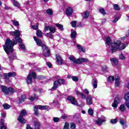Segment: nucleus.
I'll return each mask as SVG.
<instances>
[{
    "label": "nucleus",
    "instance_id": "nucleus-1",
    "mask_svg": "<svg viewBox=\"0 0 129 129\" xmlns=\"http://www.w3.org/2000/svg\"><path fill=\"white\" fill-rule=\"evenodd\" d=\"M9 34L12 35V36H15V40L12 41L10 39H7L6 41L5 45H4V49L7 54H10L14 51V46L17 45V42L19 43V47L22 51H25V45L23 44L22 40L21 38H20V31L16 30L15 31H11Z\"/></svg>",
    "mask_w": 129,
    "mask_h": 129
},
{
    "label": "nucleus",
    "instance_id": "nucleus-2",
    "mask_svg": "<svg viewBox=\"0 0 129 129\" xmlns=\"http://www.w3.org/2000/svg\"><path fill=\"white\" fill-rule=\"evenodd\" d=\"M106 44L107 47H108L109 50L111 51L112 53H114L117 50H123L125 47L127 46V43L122 44L121 46L120 41L116 40L113 42H111V39L109 37H107L106 39Z\"/></svg>",
    "mask_w": 129,
    "mask_h": 129
},
{
    "label": "nucleus",
    "instance_id": "nucleus-3",
    "mask_svg": "<svg viewBox=\"0 0 129 129\" xmlns=\"http://www.w3.org/2000/svg\"><path fill=\"white\" fill-rule=\"evenodd\" d=\"M33 39L36 42L37 46L42 47L43 53L40 52L39 54V57H42V58H43L44 60L46 59L44 58V57H50V56L51 55V53L50 52V49H49V48H48L46 46V45L43 44L42 40L36 38V36H34Z\"/></svg>",
    "mask_w": 129,
    "mask_h": 129
},
{
    "label": "nucleus",
    "instance_id": "nucleus-4",
    "mask_svg": "<svg viewBox=\"0 0 129 129\" xmlns=\"http://www.w3.org/2000/svg\"><path fill=\"white\" fill-rule=\"evenodd\" d=\"M69 59L71 60V61H72L73 63H75V64H81L83 62L86 63L87 62H89L88 59L86 58L80 57L78 59H76L75 57L73 55H70Z\"/></svg>",
    "mask_w": 129,
    "mask_h": 129
},
{
    "label": "nucleus",
    "instance_id": "nucleus-5",
    "mask_svg": "<svg viewBox=\"0 0 129 129\" xmlns=\"http://www.w3.org/2000/svg\"><path fill=\"white\" fill-rule=\"evenodd\" d=\"M48 108H49V106L47 105L35 106L34 107V113L37 115V116H39L40 115V113H39V112H38V109H41V110H45L46 109H48Z\"/></svg>",
    "mask_w": 129,
    "mask_h": 129
},
{
    "label": "nucleus",
    "instance_id": "nucleus-6",
    "mask_svg": "<svg viewBox=\"0 0 129 129\" xmlns=\"http://www.w3.org/2000/svg\"><path fill=\"white\" fill-rule=\"evenodd\" d=\"M61 84H65V80L60 79L55 81L53 83V86L51 88V90H56L58 88V86Z\"/></svg>",
    "mask_w": 129,
    "mask_h": 129
},
{
    "label": "nucleus",
    "instance_id": "nucleus-7",
    "mask_svg": "<svg viewBox=\"0 0 129 129\" xmlns=\"http://www.w3.org/2000/svg\"><path fill=\"white\" fill-rule=\"evenodd\" d=\"M1 88L5 94H10V93H14L15 92V90L12 88H7L5 86H1Z\"/></svg>",
    "mask_w": 129,
    "mask_h": 129
},
{
    "label": "nucleus",
    "instance_id": "nucleus-8",
    "mask_svg": "<svg viewBox=\"0 0 129 129\" xmlns=\"http://www.w3.org/2000/svg\"><path fill=\"white\" fill-rule=\"evenodd\" d=\"M27 114V111L26 110H22L20 113V115L18 118V121L21 122V123H25L26 122V119H25L23 117L25 116Z\"/></svg>",
    "mask_w": 129,
    "mask_h": 129
},
{
    "label": "nucleus",
    "instance_id": "nucleus-9",
    "mask_svg": "<svg viewBox=\"0 0 129 129\" xmlns=\"http://www.w3.org/2000/svg\"><path fill=\"white\" fill-rule=\"evenodd\" d=\"M106 120V117L101 115L100 117L98 118L96 120V124H97L98 125H102L103 122H105Z\"/></svg>",
    "mask_w": 129,
    "mask_h": 129
},
{
    "label": "nucleus",
    "instance_id": "nucleus-10",
    "mask_svg": "<svg viewBox=\"0 0 129 129\" xmlns=\"http://www.w3.org/2000/svg\"><path fill=\"white\" fill-rule=\"evenodd\" d=\"M32 78H36V73L32 72L29 74L27 77V79L26 80V82L27 84H31L33 82L32 81Z\"/></svg>",
    "mask_w": 129,
    "mask_h": 129
},
{
    "label": "nucleus",
    "instance_id": "nucleus-11",
    "mask_svg": "<svg viewBox=\"0 0 129 129\" xmlns=\"http://www.w3.org/2000/svg\"><path fill=\"white\" fill-rule=\"evenodd\" d=\"M5 79L9 80L10 77H15L16 76V73L10 72L4 74Z\"/></svg>",
    "mask_w": 129,
    "mask_h": 129
},
{
    "label": "nucleus",
    "instance_id": "nucleus-12",
    "mask_svg": "<svg viewBox=\"0 0 129 129\" xmlns=\"http://www.w3.org/2000/svg\"><path fill=\"white\" fill-rule=\"evenodd\" d=\"M55 60L56 61V62L58 65H61V64H62L63 63V59L59 54H56Z\"/></svg>",
    "mask_w": 129,
    "mask_h": 129
},
{
    "label": "nucleus",
    "instance_id": "nucleus-13",
    "mask_svg": "<svg viewBox=\"0 0 129 129\" xmlns=\"http://www.w3.org/2000/svg\"><path fill=\"white\" fill-rule=\"evenodd\" d=\"M68 100L71 101L72 104H73L74 105H78V102H77L76 99L73 97L69 96L68 97Z\"/></svg>",
    "mask_w": 129,
    "mask_h": 129
},
{
    "label": "nucleus",
    "instance_id": "nucleus-14",
    "mask_svg": "<svg viewBox=\"0 0 129 129\" xmlns=\"http://www.w3.org/2000/svg\"><path fill=\"white\" fill-rule=\"evenodd\" d=\"M119 103H120V100L119 98H118V97H116L114 100V102L112 104V107H114V108H116Z\"/></svg>",
    "mask_w": 129,
    "mask_h": 129
},
{
    "label": "nucleus",
    "instance_id": "nucleus-15",
    "mask_svg": "<svg viewBox=\"0 0 129 129\" xmlns=\"http://www.w3.org/2000/svg\"><path fill=\"white\" fill-rule=\"evenodd\" d=\"M93 99V97H92V96L91 95L88 96L86 98V103L87 105H91V104L93 103V101H92Z\"/></svg>",
    "mask_w": 129,
    "mask_h": 129
},
{
    "label": "nucleus",
    "instance_id": "nucleus-16",
    "mask_svg": "<svg viewBox=\"0 0 129 129\" xmlns=\"http://www.w3.org/2000/svg\"><path fill=\"white\" fill-rule=\"evenodd\" d=\"M115 85L117 87H118V86H119V85H120V79L119 78V75H116L115 76Z\"/></svg>",
    "mask_w": 129,
    "mask_h": 129
},
{
    "label": "nucleus",
    "instance_id": "nucleus-17",
    "mask_svg": "<svg viewBox=\"0 0 129 129\" xmlns=\"http://www.w3.org/2000/svg\"><path fill=\"white\" fill-rule=\"evenodd\" d=\"M66 14L68 17L71 16L73 14V9L71 7H69L67 9Z\"/></svg>",
    "mask_w": 129,
    "mask_h": 129
},
{
    "label": "nucleus",
    "instance_id": "nucleus-18",
    "mask_svg": "<svg viewBox=\"0 0 129 129\" xmlns=\"http://www.w3.org/2000/svg\"><path fill=\"white\" fill-rule=\"evenodd\" d=\"M0 129H7V126L5 124V119L1 118L0 121Z\"/></svg>",
    "mask_w": 129,
    "mask_h": 129
},
{
    "label": "nucleus",
    "instance_id": "nucleus-19",
    "mask_svg": "<svg viewBox=\"0 0 129 129\" xmlns=\"http://www.w3.org/2000/svg\"><path fill=\"white\" fill-rule=\"evenodd\" d=\"M76 36H77V32L73 29L71 30V38L74 40L76 39Z\"/></svg>",
    "mask_w": 129,
    "mask_h": 129
},
{
    "label": "nucleus",
    "instance_id": "nucleus-20",
    "mask_svg": "<svg viewBox=\"0 0 129 129\" xmlns=\"http://www.w3.org/2000/svg\"><path fill=\"white\" fill-rule=\"evenodd\" d=\"M92 85L93 88H97V80L96 78L93 79Z\"/></svg>",
    "mask_w": 129,
    "mask_h": 129
},
{
    "label": "nucleus",
    "instance_id": "nucleus-21",
    "mask_svg": "<svg viewBox=\"0 0 129 129\" xmlns=\"http://www.w3.org/2000/svg\"><path fill=\"white\" fill-rule=\"evenodd\" d=\"M13 6L14 7H16V8H18V9H20L21 8V6L20 5V3H19V2H18V1H16V0H12Z\"/></svg>",
    "mask_w": 129,
    "mask_h": 129
},
{
    "label": "nucleus",
    "instance_id": "nucleus-22",
    "mask_svg": "<svg viewBox=\"0 0 129 129\" xmlns=\"http://www.w3.org/2000/svg\"><path fill=\"white\" fill-rule=\"evenodd\" d=\"M76 94L78 96H79L80 95L81 96H82V98H83V99H85L86 98V96H85V95H84V94L77 91H76Z\"/></svg>",
    "mask_w": 129,
    "mask_h": 129
},
{
    "label": "nucleus",
    "instance_id": "nucleus-23",
    "mask_svg": "<svg viewBox=\"0 0 129 129\" xmlns=\"http://www.w3.org/2000/svg\"><path fill=\"white\" fill-rule=\"evenodd\" d=\"M119 122H120V124H121V125H122L123 128H126V127L127 126L126 122H125L122 119H120Z\"/></svg>",
    "mask_w": 129,
    "mask_h": 129
},
{
    "label": "nucleus",
    "instance_id": "nucleus-24",
    "mask_svg": "<svg viewBox=\"0 0 129 129\" xmlns=\"http://www.w3.org/2000/svg\"><path fill=\"white\" fill-rule=\"evenodd\" d=\"M39 98V97L37 95H34V96H31L29 97V100H31V101H33V100H38Z\"/></svg>",
    "mask_w": 129,
    "mask_h": 129
},
{
    "label": "nucleus",
    "instance_id": "nucleus-25",
    "mask_svg": "<svg viewBox=\"0 0 129 129\" xmlns=\"http://www.w3.org/2000/svg\"><path fill=\"white\" fill-rule=\"evenodd\" d=\"M110 61L113 65H117L118 64V60L116 58H111Z\"/></svg>",
    "mask_w": 129,
    "mask_h": 129
},
{
    "label": "nucleus",
    "instance_id": "nucleus-26",
    "mask_svg": "<svg viewBox=\"0 0 129 129\" xmlns=\"http://www.w3.org/2000/svg\"><path fill=\"white\" fill-rule=\"evenodd\" d=\"M25 99H26V95H22L21 98L19 99V103H22V102H24Z\"/></svg>",
    "mask_w": 129,
    "mask_h": 129
},
{
    "label": "nucleus",
    "instance_id": "nucleus-27",
    "mask_svg": "<svg viewBox=\"0 0 129 129\" xmlns=\"http://www.w3.org/2000/svg\"><path fill=\"white\" fill-rule=\"evenodd\" d=\"M83 19H87L89 17V12L85 11L84 13L82 14Z\"/></svg>",
    "mask_w": 129,
    "mask_h": 129
},
{
    "label": "nucleus",
    "instance_id": "nucleus-28",
    "mask_svg": "<svg viewBox=\"0 0 129 129\" xmlns=\"http://www.w3.org/2000/svg\"><path fill=\"white\" fill-rule=\"evenodd\" d=\"M56 27L58 28L60 31H64V28H63V25L58 23L55 24Z\"/></svg>",
    "mask_w": 129,
    "mask_h": 129
},
{
    "label": "nucleus",
    "instance_id": "nucleus-29",
    "mask_svg": "<svg viewBox=\"0 0 129 129\" xmlns=\"http://www.w3.org/2000/svg\"><path fill=\"white\" fill-rule=\"evenodd\" d=\"M77 47L78 48V49L80 51V52H83V53H85V48H83V47H82L80 45H77Z\"/></svg>",
    "mask_w": 129,
    "mask_h": 129
},
{
    "label": "nucleus",
    "instance_id": "nucleus-30",
    "mask_svg": "<svg viewBox=\"0 0 129 129\" xmlns=\"http://www.w3.org/2000/svg\"><path fill=\"white\" fill-rule=\"evenodd\" d=\"M34 128L40 129V123L38 121L34 122Z\"/></svg>",
    "mask_w": 129,
    "mask_h": 129
},
{
    "label": "nucleus",
    "instance_id": "nucleus-31",
    "mask_svg": "<svg viewBox=\"0 0 129 129\" xmlns=\"http://www.w3.org/2000/svg\"><path fill=\"white\" fill-rule=\"evenodd\" d=\"M119 109L121 112H123L125 110V106L124 105H121L119 107Z\"/></svg>",
    "mask_w": 129,
    "mask_h": 129
},
{
    "label": "nucleus",
    "instance_id": "nucleus-32",
    "mask_svg": "<svg viewBox=\"0 0 129 129\" xmlns=\"http://www.w3.org/2000/svg\"><path fill=\"white\" fill-rule=\"evenodd\" d=\"M46 14L47 15H49V16H52L53 15V11H52V9H49L46 10Z\"/></svg>",
    "mask_w": 129,
    "mask_h": 129
},
{
    "label": "nucleus",
    "instance_id": "nucleus-33",
    "mask_svg": "<svg viewBox=\"0 0 129 129\" xmlns=\"http://www.w3.org/2000/svg\"><path fill=\"white\" fill-rule=\"evenodd\" d=\"M107 79L109 82H113V81H114V77L111 76L109 77Z\"/></svg>",
    "mask_w": 129,
    "mask_h": 129
},
{
    "label": "nucleus",
    "instance_id": "nucleus-34",
    "mask_svg": "<svg viewBox=\"0 0 129 129\" xmlns=\"http://www.w3.org/2000/svg\"><path fill=\"white\" fill-rule=\"evenodd\" d=\"M3 107L4 109H10L11 108V106L7 103L4 104Z\"/></svg>",
    "mask_w": 129,
    "mask_h": 129
},
{
    "label": "nucleus",
    "instance_id": "nucleus-35",
    "mask_svg": "<svg viewBox=\"0 0 129 129\" xmlns=\"http://www.w3.org/2000/svg\"><path fill=\"white\" fill-rule=\"evenodd\" d=\"M36 35L38 37H42L43 34H42V31L39 30L36 31Z\"/></svg>",
    "mask_w": 129,
    "mask_h": 129
},
{
    "label": "nucleus",
    "instance_id": "nucleus-36",
    "mask_svg": "<svg viewBox=\"0 0 129 129\" xmlns=\"http://www.w3.org/2000/svg\"><path fill=\"white\" fill-rule=\"evenodd\" d=\"M99 11L100 12V13H101V14H102V15H103V16H104L106 14V13H105V11L104 10V9H103V8H100L99 10Z\"/></svg>",
    "mask_w": 129,
    "mask_h": 129
},
{
    "label": "nucleus",
    "instance_id": "nucleus-37",
    "mask_svg": "<svg viewBox=\"0 0 129 129\" xmlns=\"http://www.w3.org/2000/svg\"><path fill=\"white\" fill-rule=\"evenodd\" d=\"M88 112L89 115H93V113H94L93 109L92 108H89Z\"/></svg>",
    "mask_w": 129,
    "mask_h": 129
},
{
    "label": "nucleus",
    "instance_id": "nucleus-38",
    "mask_svg": "<svg viewBox=\"0 0 129 129\" xmlns=\"http://www.w3.org/2000/svg\"><path fill=\"white\" fill-rule=\"evenodd\" d=\"M124 99H125V101H129V92H127L125 94Z\"/></svg>",
    "mask_w": 129,
    "mask_h": 129
},
{
    "label": "nucleus",
    "instance_id": "nucleus-39",
    "mask_svg": "<svg viewBox=\"0 0 129 129\" xmlns=\"http://www.w3.org/2000/svg\"><path fill=\"white\" fill-rule=\"evenodd\" d=\"M49 31H50L51 33L54 34L55 32H56V28L54 27H51L50 28H49Z\"/></svg>",
    "mask_w": 129,
    "mask_h": 129
},
{
    "label": "nucleus",
    "instance_id": "nucleus-40",
    "mask_svg": "<svg viewBox=\"0 0 129 129\" xmlns=\"http://www.w3.org/2000/svg\"><path fill=\"white\" fill-rule=\"evenodd\" d=\"M113 9L115 11H119V10H120V9L119 8V6H118V5L117 4H115L113 5Z\"/></svg>",
    "mask_w": 129,
    "mask_h": 129
},
{
    "label": "nucleus",
    "instance_id": "nucleus-41",
    "mask_svg": "<svg viewBox=\"0 0 129 129\" xmlns=\"http://www.w3.org/2000/svg\"><path fill=\"white\" fill-rule=\"evenodd\" d=\"M12 22L14 26H15L16 27H18L20 25V24L19 23V21H17L16 20H13Z\"/></svg>",
    "mask_w": 129,
    "mask_h": 129
},
{
    "label": "nucleus",
    "instance_id": "nucleus-42",
    "mask_svg": "<svg viewBox=\"0 0 129 129\" xmlns=\"http://www.w3.org/2000/svg\"><path fill=\"white\" fill-rule=\"evenodd\" d=\"M31 28L33 29V30H38V29H39V24H36V25H32Z\"/></svg>",
    "mask_w": 129,
    "mask_h": 129
},
{
    "label": "nucleus",
    "instance_id": "nucleus-43",
    "mask_svg": "<svg viewBox=\"0 0 129 129\" xmlns=\"http://www.w3.org/2000/svg\"><path fill=\"white\" fill-rule=\"evenodd\" d=\"M45 36H46V37H49L50 39H53V38H54V36L50 33V32L46 33Z\"/></svg>",
    "mask_w": 129,
    "mask_h": 129
},
{
    "label": "nucleus",
    "instance_id": "nucleus-44",
    "mask_svg": "<svg viewBox=\"0 0 129 129\" xmlns=\"http://www.w3.org/2000/svg\"><path fill=\"white\" fill-rule=\"evenodd\" d=\"M71 26L73 27V28H75L76 27V24H77V22L76 21H73L71 23Z\"/></svg>",
    "mask_w": 129,
    "mask_h": 129
},
{
    "label": "nucleus",
    "instance_id": "nucleus-45",
    "mask_svg": "<svg viewBox=\"0 0 129 129\" xmlns=\"http://www.w3.org/2000/svg\"><path fill=\"white\" fill-rule=\"evenodd\" d=\"M72 79L75 82H77V81H78V77L77 76L72 77Z\"/></svg>",
    "mask_w": 129,
    "mask_h": 129
},
{
    "label": "nucleus",
    "instance_id": "nucleus-46",
    "mask_svg": "<svg viewBox=\"0 0 129 129\" xmlns=\"http://www.w3.org/2000/svg\"><path fill=\"white\" fill-rule=\"evenodd\" d=\"M53 120L54 122H58L60 120V118L57 117H54L53 118Z\"/></svg>",
    "mask_w": 129,
    "mask_h": 129
},
{
    "label": "nucleus",
    "instance_id": "nucleus-47",
    "mask_svg": "<svg viewBox=\"0 0 129 129\" xmlns=\"http://www.w3.org/2000/svg\"><path fill=\"white\" fill-rule=\"evenodd\" d=\"M119 57L121 60H125V57L122 53H121L119 55Z\"/></svg>",
    "mask_w": 129,
    "mask_h": 129
},
{
    "label": "nucleus",
    "instance_id": "nucleus-48",
    "mask_svg": "<svg viewBox=\"0 0 129 129\" xmlns=\"http://www.w3.org/2000/svg\"><path fill=\"white\" fill-rule=\"evenodd\" d=\"M76 127V125L75 124V123H72L71 124V129H75Z\"/></svg>",
    "mask_w": 129,
    "mask_h": 129
},
{
    "label": "nucleus",
    "instance_id": "nucleus-49",
    "mask_svg": "<svg viewBox=\"0 0 129 129\" xmlns=\"http://www.w3.org/2000/svg\"><path fill=\"white\" fill-rule=\"evenodd\" d=\"M116 121H117V119H116L110 120V122L111 123H112V124H114L115 123H116Z\"/></svg>",
    "mask_w": 129,
    "mask_h": 129
},
{
    "label": "nucleus",
    "instance_id": "nucleus-50",
    "mask_svg": "<svg viewBox=\"0 0 129 129\" xmlns=\"http://www.w3.org/2000/svg\"><path fill=\"white\" fill-rule=\"evenodd\" d=\"M63 129H69V124L68 123H66Z\"/></svg>",
    "mask_w": 129,
    "mask_h": 129
},
{
    "label": "nucleus",
    "instance_id": "nucleus-51",
    "mask_svg": "<svg viewBox=\"0 0 129 129\" xmlns=\"http://www.w3.org/2000/svg\"><path fill=\"white\" fill-rule=\"evenodd\" d=\"M120 19V17H118V18H115L112 22V23H115Z\"/></svg>",
    "mask_w": 129,
    "mask_h": 129
},
{
    "label": "nucleus",
    "instance_id": "nucleus-52",
    "mask_svg": "<svg viewBox=\"0 0 129 129\" xmlns=\"http://www.w3.org/2000/svg\"><path fill=\"white\" fill-rule=\"evenodd\" d=\"M83 92H84V93H85V94H89V91L86 89L83 90Z\"/></svg>",
    "mask_w": 129,
    "mask_h": 129
},
{
    "label": "nucleus",
    "instance_id": "nucleus-53",
    "mask_svg": "<svg viewBox=\"0 0 129 129\" xmlns=\"http://www.w3.org/2000/svg\"><path fill=\"white\" fill-rule=\"evenodd\" d=\"M51 27L48 26H45L44 28V31H48V30H50Z\"/></svg>",
    "mask_w": 129,
    "mask_h": 129
},
{
    "label": "nucleus",
    "instance_id": "nucleus-54",
    "mask_svg": "<svg viewBox=\"0 0 129 129\" xmlns=\"http://www.w3.org/2000/svg\"><path fill=\"white\" fill-rule=\"evenodd\" d=\"M26 129H33L29 124H27Z\"/></svg>",
    "mask_w": 129,
    "mask_h": 129
},
{
    "label": "nucleus",
    "instance_id": "nucleus-55",
    "mask_svg": "<svg viewBox=\"0 0 129 129\" xmlns=\"http://www.w3.org/2000/svg\"><path fill=\"white\" fill-rule=\"evenodd\" d=\"M46 65L48 67H51L52 66V64H51V63L47 62H46Z\"/></svg>",
    "mask_w": 129,
    "mask_h": 129
},
{
    "label": "nucleus",
    "instance_id": "nucleus-56",
    "mask_svg": "<svg viewBox=\"0 0 129 129\" xmlns=\"http://www.w3.org/2000/svg\"><path fill=\"white\" fill-rule=\"evenodd\" d=\"M61 117L62 119H66V118H67V116L63 115H62Z\"/></svg>",
    "mask_w": 129,
    "mask_h": 129
},
{
    "label": "nucleus",
    "instance_id": "nucleus-57",
    "mask_svg": "<svg viewBox=\"0 0 129 129\" xmlns=\"http://www.w3.org/2000/svg\"><path fill=\"white\" fill-rule=\"evenodd\" d=\"M2 117H4V118L6 117V113H2Z\"/></svg>",
    "mask_w": 129,
    "mask_h": 129
},
{
    "label": "nucleus",
    "instance_id": "nucleus-58",
    "mask_svg": "<svg viewBox=\"0 0 129 129\" xmlns=\"http://www.w3.org/2000/svg\"><path fill=\"white\" fill-rule=\"evenodd\" d=\"M9 58L10 60H13V59H16V56L13 57V56H10Z\"/></svg>",
    "mask_w": 129,
    "mask_h": 129
},
{
    "label": "nucleus",
    "instance_id": "nucleus-59",
    "mask_svg": "<svg viewBox=\"0 0 129 129\" xmlns=\"http://www.w3.org/2000/svg\"><path fill=\"white\" fill-rule=\"evenodd\" d=\"M106 22V19H103L102 21V23H104Z\"/></svg>",
    "mask_w": 129,
    "mask_h": 129
},
{
    "label": "nucleus",
    "instance_id": "nucleus-60",
    "mask_svg": "<svg viewBox=\"0 0 129 129\" xmlns=\"http://www.w3.org/2000/svg\"><path fill=\"white\" fill-rule=\"evenodd\" d=\"M5 9H6V10H9V9H10V7H9L8 6H5Z\"/></svg>",
    "mask_w": 129,
    "mask_h": 129
},
{
    "label": "nucleus",
    "instance_id": "nucleus-61",
    "mask_svg": "<svg viewBox=\"0 0 129 129\" xmlns=\"http://www.w3.org/2000/svg\"><path fill=\"white\" fill-rule=\"evenodd\" d=\"M82 112L84 114H85V113H86V112L84 110H82Z\"/></svg>",
    "mask_w": 129,
    "mask_h": 129
},
{
    "label": "nucleus",
    "instance_id": "nucleus-62",
    "mask_svg": "<svg viewBox=\"0 0 129 129\" xmlns=\"http://www.w3.org/2000/svg\"><path fill=\"white\" fill-rule=\"evenodd\" d=\"M126 86H127V89H129V83H128Z\"/></svg>",
    "mask_w": 129,
    "mask_h": 129
},
{
    "label": "nucleus",
    "instance_id": "nucleus-63",
    "mask_svg": "<svg viewBox=\"0 0 129 129\" xmlns=\"http://www.w3.org/2000/svg\"><path fill=\"white\" fill-rule=\"evenodd\" d=\"M59 95H60V96L62 95V93L61 92H59L58 93Z\"/></svg>",
    "mask_w": 129,
    "mask_h": 129
},
{
    "label": "nucleus",
    "instance_id": "nucleus-64",
    "mask_svg": "<svg viewBox=\"0 0 129 129\" xmlns=\"http://www.w3.org/2000/svg\"><path fill=\"white\" fill-rule=\"evenodd\" d=\"M3 5V3H2V1H0V6H2Z\"/></svg>",
    "mask_w": 129,
    "mask_h": 129
}]
</instances>
